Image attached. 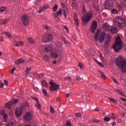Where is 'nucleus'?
I'll return each mask as SVG.
<instances>
[{"label":"nucleus","instance_id":"37","mask_svg":"<svg viewBox=\"0 0 126 126\" xmlns=\"http://www.w3.org/2000/svg\"><path fill=\"white\" fill-rule=\"evenodd\" d=\"M62 40L64 42L65 45H68V41H67V40H66L64 37H62Z\"/></svg>","mask_w":126,"mask_h":126},{"label":"nucleus","instance_id":"46","mask_svg":"<svg viewBox=\"0 0 126 126\" xmlns=\"http://www.w3.org/2000/svg\"><path fill=\"white\" fill-rule=\"evenodd\" d=\"M110 121H111V119H110V118L109 117H105L104 118V122H110Z\"/></svg>","mask_w":126,"mask_h":126},{"label":"nucleus","instance_id":"31","mask_svg":"<svg viewBox=\"0 0 126 126\" xmlns=\"http://www.w3.org/2000/svg\"><path fill=\"white\" fill-rule=\"evenodd\" d=\"M30 70H31V68L27 67L26 70V74H29V72H30Z\"/></svg>","mask_w":126,"mask_h":126},{"label":"nucleus","instance_id":"13","mask_svg":"<svg viewBox=\"0 0 126 126\" xmlns=\"http://www.w3.org/2000/svg\"><path fill=\"white\" fill-rule=\"evenodd\" d=\"M61 5L62 6V8L63 9V12L64 17L66 18V14H67V12H68V9L67 8V5H66V4H65L64 3L62 2Z\"/></svg>","mask_w":126,"mask_h":126},{"label":"nucleus","instance_id":"59","mask_svg":"<svg viewBox=\"0 0 126 126\" xmlns=\"http://www.w3.org/2000/svg\"><path fill=\"white\" fill-rule=\"evenodd\" d=\"M15 67H13L11 70V73L13 74L14 72V70H15Z\"/></svg>","mask_w":126,"mask_h":126},{"label":"nucleus","instance_id":"6","mask_svg":"<svg viewBox=\"0 0 126 126\" xmlns=\"http://www.w3.org/2000/svg\"><path fill=\"white\" fill-rule=\"evenodd\" d=\"M93 16V14L92 12H89L86 14V16H84L82 17V20L83 22L84 25H86L89 21H90V19L92 18V17Z\"/></svg>","mask_w":126,"mask_h":126},{"label":"nucleus","instance_id":"22","mask_svg":"<svg viewBox=\"0 0 126 126\" xmlns=\"http://www.w3.org/2000/svg\"><path fill=\"white\" fill-rule=\"evenodd\" d=\"M77 0H72V7L73 9H76L77 8Z\"/></svg>","mask_w":126,"mask_h":126},{"label":"nucleus","instance_id":"53","mask_svg":"<svg viewBox=\"0 0 126 126\" xmlns=\"http://www.w3.org/2000/svg\"><path fill=\"white\" fill-rule=\"evenodd\" d=\"M82 12L83 13H84V14H86V10L85 9V6H83V7Z\"/></svg>","mask_w":126,"mask_h":126},{"label":"nucleus","instance_id":"35","mask_svg":"<svg viewBox=\"0 0 126 126\" xmlns=\"http://www.w3.org/2000/svg\"><path fill=\"white\" fill-rule=\"evenodd\" d=\"M35 107H36V108H37V109H41V104H40V103L37 102V103L35 104Z\"/></svg>","mask_w":126,"mask_h":126},{"label":"nucleus","instance_id":"12","mask_svg":"<svg viewBox=\"0 0 126 126\" xmlns=\"http://www.w3.org/2000/svg\"><path fill=\"white\" fill-rule=\"evenodd\" d=\"M13 101H9V102L6 104L5 107L6 108H7V109H8L9 110V109H11V106H12V105H13V104H16V103L18 102V99H13Z\"/></svg>","mask_w":126,"mask_h":126},{"label":"nucleus","instance_id":"55","mask_svg":"<svg viewBox=\"0 0 126 126\" xmlns=\"http://www.w3.org/2000/svg\"><path fill=\"white\" fill-rule=\"evenodd\" d=\"M66 125L67 126H71V123L68 121L66 122Z\"/></svg>","mask_w":126,"mask_h":126},{"label":"nucleus","instance_id":"34","mask_svg":"<svg viewBox=\"0 0 126 126\" xmlns=\"http://www.w3.org/2000/svg\"><path fill=\"white\" fill-rule=\"evenodd\" d=\"M4 34L7 36V37H8V38H11V35L10 34V33H9V32H4Z\"/></svg>","mask_w":126,"mask_h":126},{"label":"nucleus","instance_id":"30","mask_svg":"<svg viewBox=\"0 0 126 126\" xmlns=\"http://www.w3.org/2000/svg\"><path fill=\"white\" fill-rule=\"evenodd\" d=\"M7 118H8V116L6 115V114H4L3 115V118L4 119V122H5V123L7 122Z\"/></svg>","mask_w":126,"mask_h":126},{"label":"nucleus","instance_id":"56","mask_svg":"<svg viewBox=\"0 0 126 126\" xmlns=\"http://www.w3.org/2000/svg\"><path fill=\"white\" fill-rule=\"evenodd\" d=\"M84 2H86V3H89L90 2V0H83Z\"/></svg>","mask_w":126,"mask_h":126},{"label":"nucleus","instance_id":"17","mask_svg":"<svg viewBox=\"0 0 126 126\" xmlns=\"http://www.w3.org/2000/svg\"><path fill=\"white\" fill-rule=\"evenodd\" d=\"M24 44L23 41H14L13 43V46L14 47H20V46H23Z\"/></svg>","mask_w":126,"mask_h":126},{"label":"nucleus","instance_id":"9","mask_svg":"<svg viewBox=\"0 0 126 126\" xmlns=\"http://www.w3.org/2000/svg\"><path fill=\"white\" fill-rule=\"evenodd\" d=\"M114 2L113 0H107L105 2V9H111L113 7Z\"/></svg>","mask_w":126,"mask_h":126},{"label":"nucleus","instance_id":"63","mask_svg":"<svg viewBox=\"0 0 126 126\" xmlns=\"http://www.w3.org/2000/svg\"><path fill=\"white\" fill-rule=\"evenodd\" d=\"M117 123H118V124H121V123H122V120H121V119H118L117 120Z\"/></svg>","mask_w":126,"mask_h":126},{"label":"nucleus","instance_id":"15","mask_svg":"<svg viewBox=\"0 0 126 126\" xmlns=\"http://www.w3.org/2000/svg\"><path fill=\"white\" fill-rule=\"evenodd\" d=\"M97 29V22L94 21L93 23V25L91 28V31L92 33H94L95 31Z\"/></svg>","mask_w":126,"mask_h":126},{"label":"nucleus","instance_id":"14","mask_svg":"<svg viewBox=\"0 0 126 126\" xmlns=\"http://www.w3.org/2000/svg\"><path fill=\"white\" fill-rule=\"evenodd\" d=\"M24 119L26 122H29L32 119V114L30 112H27L26 115L24 116Z\"/></svg>","mask_w":126,"mask_h":126},{"label":"nucleus","instance_id":"60","mask_svg":"<svg viewBox=\"0 0 126 126\" xmlns=\"http://www.w3.org/2000/svg\"><path fill=\"white\" fill-rule=\"evenodd\" d=\"M76 117H78V118H80V117H81V114L76 113Z\"/></svg>","mask_w":126,"mask_h":126},{"label":"nucleus","instance_id":"42","mask_svg":"<svg viewBox=\"0 0 126 126\" xmlns=\"http://www.w3.org/2000/svg\"><path fill=\"white\" fill-rule=\"evenodd\" d=\"M6 9V7H2L0 8V11L1 12H3Z\"/></svg>","mask_w":126,"mask_h":126},{"label":"nucleus","instance_id":"54","mask_svg":"<svg viewBox=\"0 0 126 126\" xmlns=\"http://www.w3.org/2000/svg\"><path fill=\"white\" fill-rule=\"evenodd\" d=\"M7 22H8V19H6L3 21V24L5 25V24H7Z\"/></svg>","mask_w":126,"mask_h":126},{"label":"nucleus","instance_id":"27","mask_svg":"<svg viewBox=\"0 0 126 126\" xmlns=\"http://www.w3.org/2000/svg\"><path fill=\"white\" fill-rule=\"evenodd\" d=\"M28 42H29V43L30 44H34V43H35L34 40H33V39H32L31 37H29L28 38Z\"/></svg>","mask_w":126,"mask_h":126},{"label":"nucleus","instance_id":"51","mask_svg":"<svg viewBox=\"0 0 126 126\" xmlns=\"http://www.w3.org/2000/svg\"><path fill=\"white\" fill-rule=\"evenodd\" d=\"M93 122H94V123H96V124H98V123H100V122H101V121H100L99 120H97V119H94Z\"/></svg>","mask_w":126,"mask_h":126},{"label":"nucleus","instance_id":"57","mask_svg":"<svg viewBox=\"0 0 126 126\" xmlns=\"http://www.w3.org/2000/svg\"><path fill=\"white\" fill-rule=\"evenodd\" d=\"M4 83L5 85H8V81H7V80H4Z\"/></svg>","mask_w":126,"mask_h":126},{"label":"nucleus","instance_id":"41","mask_svg":"<svg viewBox=\"0 0 126 126\" xmlns=\"http://www.w3.org/2000/svg\"><path fill=\"white\" fill-rule=\"evenodd\" d=\"M112 13H113V14H118V11L117 10V9L114 8L112 10Z\"/></svg>","mask_w":126,"mask_h":126},{"label":"nucleus","instance_id":"58","mask_svg":"<svg viewBox=\"0 0 126 126\" xmlns=\"http://www.w3.org/2000/svg\"><path fill=\"white\" fill-rule=\"evenodd\" d=\"M45 28L47 30H50V29H51V28L50 27L48 26V25H46L45 27Z\"/></svg>","mask_w":126,"mask_h":126},{"label":"nucleus","instance_id":"11","mask_svg":"<svg viewBox=\"0 0 126 126\" xmlns=\"http://www.w3.org/2000/svg\"><path fill=\"white\" fill-rule=\"evenodd\" d=\"M22 20L23 22V24L25 26H27L30 23V19L29 17L25 15L22 16Z\"/></svg>","mask_w":126,"mask_h":126},{"label":"nucleus","instance_id":"2","mask_svg":"<svg viewBox=\"0 0 126 126\" xmlns=\"http://www.w3.org/2000/svg\"><path fill=\"white\" fill-rule=\"evenodd\" d=\"M105 36H106L105 32H102L100 34V30H97L94 35V40L96 42L99 40L100 43H103L105 40Z\"/></svg>","mask_w":126,"mask_h":126},{"label":"nucleus","instance_id":"44","mask_svg":"<svg viewBox=\"0 0 126 126\" xmlns=\"http://www.w3.org/2000/svg\"><path fill=\"white\" fill-rule=\"evenodd\" d=\"M109 99L110 100V101H111V102H112L113 103H117V100H116L115 99H114L113 98L109 97Z\"/></svg>","mask_w":126,"mask_h":126},{"label":"nucleus","instance_id":"18","mask_svg":"<svg viewBox=\"0 0 126 126\" xmlns=\"http://www.w3.org/2000/svg\"><path fill=\"white\" fill-rule=\"evenodd\" d=\"M110 41H111V35L108 34L107 36L105 41V46L106 47V48H108V47H109V43L110 42Z\"/></svg>","mask_w":126,"mask_h":126},{"label":"nucleus","instance_id":"4","mask_svg":"<svg viewBox=\"0 0 126 126\" xmlns=\"http://www.w3.org/2000/svg\"><path fill=\"white\" fill-rule=\"evenodd\" d=\"M114 24L119 28H123L126 26V21L119 17L114 20Z\"/></svg>","mask_w":126,"mask_h":126},{"label":"nucleus","instance_id":"36","mask_svg":"<svg viewBox=\"0 0 126 126\" xmlns=\"http://www.w3.org/2000/svg\"><path fill=\"white\" fill-rule=\"evenodd\" d=\"M58 4H55L53 7V11L56 12L58 10Z\"/></svg>","mask_w":126,"mask_h":126},{"label":"nucleus","instance_id":"8","mask_svg":"<svg viewBox=\"0 0 126 126\" xmlns=\"http://www.w3.org/2000/svg\"><path fill=\"white\" fill-rule=\"evenodd\" d=\"M49 84H50L51 87L49 88L50 91H57L60 88V86L57 84L56 83L53 82H49Z\"/></svg>","mask_w":126,"mask_h":126},{"label":"nucleus","instance_id":"33","mask_svg":"<svg viewBox=\"0 0 126 126\" xmlns=\"http://www.w3.org/2000/svg\"><path fill=\"white\" fill-rule=\"evenodd\" d=\"M62 11H63V10H62V9H60L59 11L57 12V15H59V16L63 15V13H62Z\"/></svg>","mask_w":126,"mask_h":126},{"label":"nucleus","instance_id":"48","mask_svg":"<svg viewBox=\"0 0 126 126\" xmlns=\"http://www.w3.org/2000/svg\"><path fill=\"white\" fill-rule=\"evenodd\" d=\"M50 112L52 114H54V113H55V110L54 109V108L53 107V106L50 107Z\"/></svg>","mask_w":126,"mask_h":126},{"label":"nucleus","instance_id":"24","mask_svg":"<svg viewBox=\"0 0 126 126\" xmlns=\"http://www.w3.org/2000/svg\"><path fill=\"white\" fill-rule=\"evenodd\" d=\"M93 6L94 8L96 9L98 11L100 8L99 7V5H98V3L97 2H94L93 3Z\"/></svg>","mask_w":126,"mask_h":126},{"label":"nucleus","instance_id":"1","mask_svg":"<svg viewBox=\"0 0 126 126\" xmlns=\"http://www.w3.org/2000/svg\"><path fill=\"white\" fill-rule=\"evenodd\" d=\"M116 63L123 72L126 71V60L122 56H119L116 60Z\"/></svg>","mask_w":126,"mask_h":126},{"label":"nucleus","instance_id":"19","mask_svg":"<svg viewBox=\"0 0 126 126\" xmlns=\"http://www.w3.org/2000/svg\"><path fill=\"white\" fill-rule=\"evenodd\" d=\"M41 48H44V52L45 53H48V52H50V51H52V47L50 46H42Z\"/></svg>","mask_w":126,"mask_h":126},{"label":"nucleus","instance_id":"7","mask_svg":"<svg viewBox=\"0 0 126 126\" xmlns=\"http://www.w3.org/2000/svg\"><path fill=\"white\" fill-rule=\"evenodd\" d=\"M25 108V105L23 104L21 105V106L19 108H16L15 111V115L17 118H19L21 116V114H22V111L24 110Z\"/></svg>","mask_w":126,"mask_h":126},{"label":"nucleus","instance_id":"64","mask_svg":"<svg viewBox=\"0 0 126 126\" xmlns=\"http://www.w3.org/2000/svg\"><path fill=\"white\" fill-rule=\"evenodd\" d=\"M69 96H70V93H68L66 94V97H67V98H68V97H69Z\"/></svg>","mask_w":126,"mask_h":126},{"label":"nucleus","instance_id":"26","mask_svg":"<svg viewBox=\"0 0 126 126\" xmlns=\"http://www.w3.org/2000/svg\"><path fill=\"white\" fill-rule=\"evenodd\" d=\"M47 9V7L46 6L41 7L40 8L39 11H38V12L39 13H42L43 11H45V10Z\"/></svg>","mask_w":126,"mask_h":126},{"label":"nucleus","instance_id":"40","mask_svg":"<svg viewBox=\"0 0 126 126\" xmlns=\"http://www.w3.org/2000/svg\"><path fill=\"white\" fill-rule=\"evenodd\" d=\"M42 84L43 86H44V87H48V84H47V82L45 81H43L42 82Z\"/></svg>","mask_w":126,"mask_h":126},{"label":"nucleus","instance_id":"39","mask_svg":"<svg viewBox=\"0 0 126 126\" xmlns=\"http://www.w3.org/2000/svg\"><path fill=\"white\" fill-rule=\"evenodd\" d=\"M96 63H98V64H99V65L100 66V67H103L104 66V65L103 64V63L98 62V61H97L96 60H95Z\"/></svg>","mask_w":126,"mask_h":126},{"label":"nucleus","instance_id":"16","mask_svg":"<svg viewBox=\"0 0 126 126\" xmlns=\"http://www.w3.org/2000/svg\"><path fill=\"white\" fill-rule=\"evenodd\" d=\"M73 18L75 24H76L77 26H78L79 24V20H78V16H77V14L76 13L74 14Z\"/></svg>","mask_w":126,"mask_h":126},{"label":"nucleus","instance_id":"47","mask_svg":"<svg viewBox=\"0 0 126 126\" xmlns=\"http://www.w3.org/2000/svg\"><path fill=\"white\" fill-rule=\"evenodd\" d=\"M100 60H101V61H102V62H105V59H104V57H103V55H102V54H100Z\"/></svg>","mask_w":126,"mask_h":126},{"label":"nucleus","instance_id":"21","mask_svg":"<svg viewBox=\"0 0 126 126\" xmlns=\"http://www.w3.org/2000/svg\"><path fill=\"white\" fill-rule=\"evenodd\" d=\"M110 31L111 33H118V28L116 27L112 26L110 28Z\"/></svg>","mask_w":126,"mask_h":126},{"label":"nucleus","instance_id":"61","mask_svg":"<svg viewBox=\"0 0 126 126\" xmlns=\"http://www.w3.org/2000/svg\"><path fill=\"white\" fill-rule=\"evenodd\" d=\"M76 79H77V80L80 81V80H81V79H82V78H80V77L79 76H78L76 77Z\"/></svg>","mask_w":126,"mask_h":126},{"label":"nucleus","instance_id":"10","mask_svg":"<svg viewBox=\"0 0 126 126\" xmlns=\"http://www.w3.org/2000/svg\"><path fill=\"white\" fill-rule=\"evenodd\" d=\"M53 39L52 33H47L46 35L43 37V40L44 42H51Z\"/></svg>","mask_w":126,"mask_h":126},{"label":"nucleus","instance_id":"62","mask_svg":"<svg viewBox=\"0 0 126 126\" xmlns=\"http://www.w3.org/2000/svg\"><path fill=\"white\" fill-rule=\"evenodd\" d=\"M3 86H4V85L3 84V83H0V88H2Z\"/></svg>","mask_w":126,"mask_h":126},{"label":"nucleus","instance_id":"45","mask_svg":"<svg viewBox=\"0 0 126 126\" xmlns=\"http://www.w3.org/2000/svg\"><path fill=\"white\" fill-rule=\"evenodd\" d=\"M40 2H41V0H37L35 2V5H40Z\"/></svg>","mask_w":126,"mask_h":126},{"label":"nucleus","instance_id":"28","mask_svg":"<svg viewBox=\"0 0 126 126\" xmlns=\"http://www.w3.org/2000/svg\"><path fill=\"white\" fill-rule=\"evenodd\" d=\"M115 91L117 92V93H119V94H120V95H122V96H125V94L124 92H122L121 90L119 89H116Z\"/></svg>","mask_w":126,"mask_h":126},{"label":"nucleus","instance_id":"49","mask_svg":"<svg viewBox=\"0 0 126 126\" xmlns=\"http://www.w3.org/2000/svg\"><path fill=\"white\" fill-rule=\"evenodd\" d=\"M53 16L56 20H58V19H59V18L58 17V14L54 13L53 14Z\"/></svg>","mask_w":126,"mask_h":126},{"label":"nucleus","instance_id":"20","mask_svg":"<svg viewBox=\"0 0 126 126\" xmlns=\"http://www.w3.org/2000/svg\"><path fill=\"white\" fill-rule=\"evenodd\" d=\"M103 28L104 31H109L111 30V27H110V26L109 25H108V24H104L103 25Z\"/></svg>","mask_w":126,"mask_h":126},{"label":"nucleus","instance_id":"25","mask_svg":"<svg viewBox=\"0 0 126 126\" xmlns=\"http://www.w3.org/2000/svg\"><path fill=\"white\" fill-rule=\"evenodd\" d=\"M24 60L23 59H19L18 61H15V63L16 64H21L24 63Z\"/></svg>","mask_w":126,"mask_h":126},{"label":"nucleus","instance_id":"3","mask_svg":"<svg viewBox=\"0 0 126 126\" xmlns=\"http://www.w3.org/2000/svg\"><path fill=\"white\" fill-rule=\"evenodd\" d=\"M62 44L59 43L58 46H57L55 49H54L51 54L52 58L53 59H58L59 55L58 53H61L62 52Z\"/></svg>","mask_w":126,"mask_h":126},{"label":"nucleus","instance_id":"29","mask_svg":"<svg viewBox=\"0 0 126 126\" xmlns=\"http://www.w3.org/2000/svg\"><path fill=\"white\" fill-rule=\"evenodd\" d=\"M119 7L120 8H126V4L125 3L121 2V5H119Z\"/></svg>","mask_w":126,"mask_h":126},{"label":"nucleus","instance_id":"50","mask_svg":"<svg viewBox=\"0 0 126 126\" xmlns=\"http://www.w3.org/2000/svg\"><path fill=\"white\" fill-rule=\"evenodd\" d=\"M79 67H80L81 69H83V68H84L83 67V65H82V63H79Z\"/></svg>","mask_w":126,"mask_h":126},{"label":"nucleus","instance_id":"43","mask_svg":"<svg viewBox=\"0 0 126 126\" xmlns=\"http://www.w3.org/2000/svg\"><path fill=\"white\" fill-rule=\"evenodd\" d=\"M100 73H101L102 78H103V79H105V78H106V75H105V74L102 71H100Z\"/></svg>","mask_w":126,"mask_h":126},{"label":"nucleus","instance_id":"38","mask_svg":"<svg viewBox=\"0 0 126 126\" xmlns=\"http://www.w3.org/2000/svg\"><path fill=\"white\" fill-rule=\"evenodd\" d=\"M64 81H70L71 80V77H67L64 78Z\"/></svg>","mask_w":126,"mask_h":126},{"label":"nucleus","instance_id":"32","mask_svg":"<svg viewBox=\"0 0 126 126\" xmlns=\"http://www.w3.org/2000/svg\"><path fill=\"white\" fill-rule=\"evenodd\" d=\"M43 60L45 61V62L49 61V56L48 55H45L43 57Z\"/></svg>","mask_w":126,"mask_h":126},{"label":"nucleus","instance_id":"23","mask_svg":"<svg viewBox=\"0 0 126 126\" xmlns=\"http://www.w3.org/2000/svg\"><path fill=\"white\" fill-rule=\"evenodd\" d=\"M93 6L94 8L96 9L98 11L100 8L99 7V5H98V3L97 2H94L93 3Z\"/></svg>","mask_w":126,"mask_h":126},{"label":"nucleus","instance_id":"5","mask_svg":"<svg viewBox=\"0 0 126 126\" xmlns=\"http://www.w3.org/2000/svg\"><path fill=\"white\" fill-rule=\"evenodd\" d=\"M122 40H121V37H117L116 38L115 44L113 45V48L115 51L116 53H118L120 50L122 49Z\"/></svg>","mask_w":126,"mask_h":126},{"label":"nucleus","instance_id":"52","mask_svg":"<svg viewBox=\"0 0 126 126\" xmlns=\"http://www.w3.org/2000/svg\"><path fill=\"white\" fill-rule=\"evenodd\" d=\"M42 92H43L44 95H45V96H47L48 95L47 91H46L45 90H43Z\"/></svg>","mask_w":126,"mask_h":126}]
</instances>
